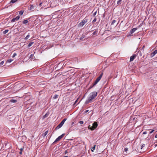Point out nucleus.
Masks as SVG:
<instances>
[{
	"mask_svg": "<svg viewBox=\"0 0 157 157\" xmlns=\"http://www.w3.org/2000/svg\"><path fill=\"white\" fill-rule=\"evenodd\" d=\"M97 95V93L96 92L94 91L90 93V96L89 97L88 99L86 100L85 102V104L86 105L89 103L91 102L92 100L95 98Z\"/></svg>",
	"mask_w": 157,
	"mask_h": 157,
	"instance_id": "f257e3e1",
	"label": "nucleus"
},
{
	"mask_svg": "<svg viewBox=\"0 0 157 157\" xmlns=\"http://www.w3.org/2000/svg\"><path fill=\"white\" fill-rule=\"evenodd\" d=\"M66 120V118H64L63 119V121L59 124L56 128L55 130L61 128Z\"/></svg>",
	"mask_w": 157,
	"mask_h": 157,
	"instance_id": "f03ea898",
	"label": "nucleus"
},
{
	"mask_svg": "<svg viewBox=\"0 0 157 157\" xmlns=\"http://www.w3.org/2000/svg\"><path fill=\"white\" fill-rule=\"evenodd\" d=\"M98 124L97 122H94L92 126L90 127V125L89 126V128L91 130H93L95 129L98 126Z\"/></svg>",
	"mask_w": 157,
	"mask_h": 157,
	"instance_id": "7ed1b4c3",
	"label": "nucleus"
},
{
	"mask_svg": "<svg viewBox=\"0 0 157 157\" xmlns=\"http://www.w3.org/2000/svg\"><path fill=\"white\" fill-rule=\"evenodd\" d=\"M103 74V73H101L100 75L97 78V79H96L95 81L93 83L94 84V85H95L98 83V82L100 80V79H101L102 77Z\"/></svg>",
	"mask_w": 157,
	"mask_h": 157,
	"instance_id": "20e7f679",
	"label": "nucleus"
},
{
	"mask_svg": "<svg viewBox=\"0 0 157 157\" xmlns=\"http://www.w3.org/2000/svg\"><path fill=\"white\" fill-rule=\"evenodd\" d=\"M65 134H63L61 136H59L56 139L55 141L52 144H55L58 141H59L64 136Z\"/></svg>",
	"mask_w": 157,
	"mask_h": 157,
	"instance_id": "39448f33",
	"label": "nucleus"
},
{
	"mask_svg": "<svg viewBox=\"0 0 157 157\" xmlns=\"http://www.w3.org/2000/svg\"><path fill=\"white\" fill-rule=\"evenodd\" d=\"M65 134H63L61 136H59L56 139L55 141L52 144H55L58 141H59L64 136Z\"/></svg>",
	"mask_w": 157,
	"mask_h": 157,
	"instance_id": "423d86ee",
	"label": "nucleus"
},
{
	"mask_svg": "<svg viewBox=\"0 0 157 157\" xmlns=\"http://www.w3.org/2000/svg\"><path fill=\"white\" fill-rule=\"evenodd\" d=\"M65 134H63L61 136H59L56 139L55 141L52 144H55L58 141H59L64 136Z\"/></svg>",
	"mask_w": 157,
	"mask_h": 157,
	"instance_id": "0eeeda50",
	"label": "nucleus"
},
{
	"mask_svg": "<svg viewBox=\"0 0 157 157\" xmlns=\"http://www.w3.org/2000/svg\"><path fill=\"white\" fill-rule=\"evenodd\" d=\"M65 134H63L61 136H59L56 139L55 141L52 144H55L58 141H59L64 136Z\"/></svg>",
	"mask_w": 157,
	"mask_h": 157,
	"instance_id": "6e6552de",
	"label": "nucleus"
},
{
	"mask_svg": "<svg viewBox=\"0 0 157 157\" xmlns=\"http://www.w3.org/2000/svg\"><path fill=\"white\" fill-rule=\"evenodd\" d=\"M87 21V19H84L82 21L78 24L79 26L82 27L83 26Z\"/></svg>",
	"mask_w": 157,
	"mask_h": 157,
	"instance_id": "1a4fd4ad",
	"label": "nucleus"
},
{
	"mask_svg": "<svg viewBox=\"0 0 157 157\" xmlns=\"http://www.w3.org/2000/svg\"><path fill=\"white\" fill-rule=\"evenodd\" d=\"M20 17L19 16H17L16 17L13 18L11 21V22H13L16 21H17L19 19Z\"/></svg>",
	"mask_w": 157,
	"mask_h": 157,
	"instance_id": "9d476101",
	"label": "nucleus"
},
{
	"mask_svg": "<svg viewBox=\"0 0 157 157\" xmlns=\"http://www.w3.org/2000/svg\"><path fill=\"white\" fill-rule=\"evenodd\" d=\"M137 29V28H134L132 29L130 32L129 33L130 34H129V35L131 36L132 34Z\"/></svg>",
	"mask_w": 157,
	"mask_h": 157,
	"instance_id": "9b49d317",
	"label": "nucleus"
},
{
	"mask_svg": "<svg viewBox=\"0 0 157 157\" xmlns=\"http://www.w3.org/2000/svg\"><path fill=\"white\" fill-rule=\"evenodd\" d=\"M136 56V55L135 54H134L131 56L130 58V62L133 61Z\"/></svg>",
	"mask_w": 157,
	"mask_h": 157,
	"instance_id": "f8f14e48",
	"label": "nucleus"
},
{
	"mask_svg": "<svg viewBox=\"0 0 157 157\" xmlns=\"http://www.w3.org/2000/svg\"><path fill=\"white\" fill-rule=\"evenodd\" d=\"M157 53V50H155L151 54V57H153Z\"/></svg>",
	"mask_w": 157,
	"mask_h": 157,
	"instance_id": "ddd939ff",
	"label": "nucleus"
},
{
	"mask_svg": "<svg viewBox=\"0 0 157 157\" xmlns=\"http://www.w3.org/2000/svg\"><path fill=\"white\" fill-rule=\"evenodd\" d=\"M10 101L12 103H16L17 102V100L11 99Z\"/></svg>",
	"mask_w": 157,
	"mask_h": 157,
	"instance_id": "4468645a",
	"label": "nucleus"
},
{
	"mask_svg": "<svg viewBox=\"0 0 157 157\" xmlns=\"http://www.w3.org/2000/svg\"><path fill=\"white\" fill-rule=\"evenodd\" d=\"M34 7L33 5H30V8H29V10H33L34 9Z\"/></svg>",
	"mask_w": 157,
	"mask_h": 157,
	"instance_id": "2eb2a0df",
	"label": "nucleus"
},
{
	"mask_svg": "<svg viewBox=\"0 0 157 157\" xmlns=\"http://www.w3.org/2000/svg\"><path fill=\"white\" fill-rule=\"evenodd\" d=\"M33 43H34L33 42H32L29 43L28 45V47H30L33 44Z\"/></svg>",
	"mask_w": 157,
	"mask_h": 157,
	"instance_id": "dca6fc26",
	"label": "nucleus"
},
{
	"mask_svg": "<svg viewBox=\"0 0 157 157\" xmlns=\"http://www.w3.org/2000/svg\"><path fill=\"white\" fill-rule=\"evenodd\" d=\"M59 97V95L58 94H55L54 95L53 98L54 99H56Z\"/></svg>",
	"mask_w": 157,
	"mask_h": 157,
	"instance_id": "f3484780",
	"label": "nucleus"
},
{
	"mask_svg": "<svg viewBox=\"0 0 157 157\" xmlns=\"http://www.w3.org/2000/svg\"><path fill=\"white\" fill-rule=\"evenodd\" d=\"M48 130H47L45 132V133H44V134H43L42 135L43 136V137H44L46 135L48 134Z\"/></svg>",
	"mask_w": 157,
	"mask_h": 157,
	"instance_id": "a211bd4d",
	"label": "nucleus"
},
{
	"mask_svg": "<svg viewBox=\"0 0 157 157\" xmlns=\"http://www.w3.org/2000/svg\"><path fill=\"white\" fill-rule=\"evenodd\" d=\"M28 22V21L27 20H25L23 21V24H26Z\"/></svg>",
	"mask_w": 157,
	"mask_h": 157,
	"instance_id": "6ab92c4d",
	"label": "nucleus"
},
{
	"mask_svg": "<svg viewBox=\"0 0 157 157\" xmlns=\"http://www.w3.org/2000/svg\"><path fill=\"white\" fill-rule=\"evenodd\" d=\"M24 12V11L23 10L20 11L19 12V14L21 15H22Z\"/></svg>",
	"mask_w": 157,
	"mask_h": 157,
	"instance_id": "aec40b11",
	"label": "nucleus"
},
{
	"mask_svg": "<svg viewBox=\"0 0 157 157\" xmlns=\"http://www.w3.org/2000/svg\"><path fill=\"white\" fill-rule=\"evenodd\" d=\"M85 37V35H82V36L81 37H80V40H82Z\"/></svg>",
	"mask_w": 157,
	"mask_h": 157,
	"instance_id": "412c9836",
	"label": "nucleus"
},
{
	"mask_svg": "<svg viewBox=\"0 0 157 157\" xmlns=\"http://www.w3.org/2000/svg\"><path fill=\"white\" fill-rule=\"evenodd\" d=\"M13 61V60L11 59H10L9 60H8L6 62V63H10L11 62Z\"/></svg>",
	"mask_w": 157,
	"mask_h": 157,
	"instance_id": "4be33fe9",
	"label": "nucleus"
},
{
	"mask_svg": "<svg viewBox=\"0 0 157 157\" xmlns=\"http://www.w3.org/2000/svg\"><path fill=\"white\" fill-rule=\"evenodd\" d=\"M8 31H9V30H8V29L5 30L3 32V33L4 34H6L7 33H8Z\"/></svg>",
	"mask_w": 157,
	"mask_h": 157,
	"instance_id": "5701e85b",
	"label": "nucleus"
},
{
	"mask_svg": "<svg viewBox=\"0 0 157 157\" xmlns=\"http://www.w3.org/2000/svg\"><path fill=\"white\" fill-rule=\"evenodd\" d=\"M17 0H11L10 2V3H13L16 2Z\"/></svg>",
	"mask_w": 157,
	"mask_h": 157,
	"instance_id": "b1692460",
	"label": "nucleus"
},
{
	"mask_svg": "<svg viewBox=\"0 0 157 157\" xmlns=\"http://www.w3.org/2000/svg\"><path fill=\"white\" fill-rule=\"evenodd\" d=\"M116 22V21L113 20L112 21L111 23V25H113Z\"/></svg>",
	"mask_w": 157,
	"mask_h": 157,
	"instance_id": "393cba45",
	"label": "nucleus"
},
{
	"mask_svg": "<svg viewBox=\"0 0 157 157\" xmlns=\"http://www.w3.org/2000/svg\"><path fill=\"white\" fill-rule=\"evenodd\" d=\"M30 36V35H29V34L25 38V40H27L28 38H29V37Z\"/></svg>",
	"mask_w": 157,
	"mask_h": 157,
	"instance_id": "a878e982",
	"label": "nucleus"
},
{
	"mask_svg": "<svg viewBox=\"0 0 157 157\" xmlns=\"http://www.w3.org/2000/svg\"><path fill=\"white\" fill-rule=\"evenodd\" d=\"M95 85H94V84H92V86H90L89 87V89H91Z\"/></svg>",
	"mask_w": 157,
	"mask_h": 157,
	"instance_id": "bb28decb",
	"label": "nucleus"
},
{
	"mask_svg": "<svg viewBox=\"0 0 157 157\" xmlns=\"http://www.w3.org/2000/svg\"><path fill=\"white\" fill-rule=\"evenodd\" d=\"M122 0H119L117 1V4H120L121 3V2Z\"/></svg>",
	"mask_w": 157,
	"mask_h": 157,
	"instance_id": "cd10ccee",
	"label": "nucleus"
},
{
	"mask_svg": "<svg viewBox=\"0 0 157 157\" xmlns=\"http://www.w3.org/2000/svg\"><path fill=\"white\" fill-rule=\"evenodd\" d=\"M4 61H2L0 63V66H2L4 64Z\"/></svg>",
	"mask_w": 157,
	"mask_h": 157,
	"instance_id": "c85d7f7f",
	"label": "nucleus"
},
{
	"mask_svg": "<svg viewBox=\"0 0 157 157\" xmlns=\"http://www.w3.org/2000/svg\"><path fill=\"white\" fill-rule=\"evenodd\" d=\"M17 54L16 53H14L12 57L13 58L15 56H17Z\"/></svg>",
	"mask_w": 157,
	"mask_h": 157,
	"instance_id": "c756f323",
	"label": "nucleus"
},
{
	"mask_svg": "<svg viewBox=\"0 0 157 157\" xmlns=\"http://www.w3.org/2000/svg\"><path fill=\"white\" fill-rule=\"evenodd\" d=\"M97 20V19L96 17H95L94 19L92 21L93 23L95 22Z\"/></svg>",
	"mask_w": 157,
	"mask_h": 157,
	"instance_id": "7c9ffc66",
	"label": "nucleus"
},
{
	"mask_svg": "<svg viewBox=\"0 0 157 157\" xmlns=\"http://www.w3.org/2000/svg\"><path fill=\"white\" fill-rule=\"evenodd\" d=\"M145 146V144H143L141 146V149H142Z\"/></svg>",
	"mask_w": 157,
	"mask_h": 157,
	"instance_id": "2f4dec72",
	"label": "nucleus"
},
{
	"mask_svg": "<svg viewBox=\"0 0 157 157\" xmlns=\"http://www.w3.org/2000/svg\"><path fill=\"white\" fill-rule=\"evenodd\" d=\"M83 123H84L83 121H79V123L80 124H82Z\"/></svg>",
	"mask_w": 157,
	"mask_h": 157,
	"instance_id": "473e14b6",
	"label": "nucleus"
},
{
	"mask_svg": "<svg viewBox=\"0 0 157 157\" xmlns=\"http://www.w3.org/2000/svg\"><path fill=\"white\" fill-rule=\"evenodd\" d=\"M128 150V148L127 147L125 148L124 150V151H127Z\"/></svg>",
	"mask_w": 157,
	"mask_h": 157,
	"instance_id": "72a5a7b5",
	"label": "nucleus"
},
{
	"mask_svg": "<svg viewBox=\"0 0 157 157\" xmlns=\"http://www.w3.org/2000/svg\"><path fill=\"white\" fill-rule=\"evenodd\" d=\"M47 116H48V115L47 114H46L43 116V117L44 118H45L46 117H47Z\"/></svg>",
	"mask_w": 157,
	"mask_h": 157,
	"instance_id": "f704fd0d",
	"label": "nucleus"
},
{
	"mask_svg": "<svg viewBox=\"0 0 157 157\" xmlns=\"http://www.w3.org/2000/svg\"><path fill=\"white\" fill-rule=\"evenodd\" d=\"M42 2H40L39 4V6H40V7L42 6Z\"/></svg>",
	"mask_w": 157,
	"mask_h": 157,
	"instance_id": "c9c22d12",
	"label": "nucleus"
},
{
	"mask_svg": "<svg viewBox=\"0 0 157 157\" xmlns=\"http://www.w3.org/2000/svg\"><path fill=\"white\" fill-rule=\"evenodd\" d=\"M154 130H152L150 132L149 134H151L152 133L154 132Z\"/></svg>",
	"mask_w": 157,
	"mask_h": 157,
	"instance_id": "e433bc0d",
	"label": "nucleus"
},
{
	"mask_svg": "<svg viewBox=\"0 0 157 157\" xmlns=\"http://www.w3.org/2000/svg\"><path fill=\"white\" fill-rule=\"evenodd\" d=\"M96 31H95L93 33V34H92L93 35H94L96 34Z\"/></svg>",
	"mask_w": 157,
	"mask_h": 157,
	"instance_id": "4c0bfd02",
	"label": "nucleus"
},
{
	"mask_svg": "<svg viewBox=\"0 0 157 157\" xmlns=\"http://www.w3.org/2000/svg\"><path fill=\"white\" fill-rule=\"evenodd\" d=\"M97 13V11H96L94 13L93 16H95Z\"/></svg>",
	"mask_w": 157,
	"mask_h": 157,
	"instance_id": "58836bf2",
	"label": "nucleus"
},
{
	"mask_svg": "<svg viewBox=\"0 0 157 157\" xmlns=\"http://www.w3.org/2000/svg\"><path fill=\"white\" fill-rule=\"evenodd\" d=\"M147 134V132L146 131H144L143 133V134Z\"/></svg>",
	"mask_w": 157,
	"mask_h": 157,
	"instance_id": "ea45409f",
	"label": "nucleus"
},
{
	"mask_svg": "<svg viewBox=\"0 0 157 157\" xmlns=\"http://www.w3.org/2000/svg\"><path fill=\"white\" fill-rule=\"evenodd\" d=\"M95 145H94V146L92 148L94 150L95 149Z\"/></svg>",
	"mask_w": 157,
	"mask_h": 157,
	"instance_id": "a19ab883",
	"label": "nucleus"
},
{
	"mask_svg": "<svg viewBox=\"0 0 157 157\" xmlns=\"http://www.w3.org/2000/svg\"><path fill=\"white\" fill-rule=\"evenodd\" d=\"M77 101H78V99H77L75 101V102L74 104H75L77 102Z\"/></svg>",
	"mask_w": 157,
	"mask_h": 157,
	"instance_id": "79ce46f5",
	"label": "nucleus"
},
{
	"mask_svg": "<svg viewBox=\"0 0 157 157\" xmlns=\"http://www.w3.org/2000/svg\"><path fill=\"white\" fill-rule=\"evenodd\" d=\"M144 47H145V46H144V45L143 46V47H142V49H143L144 50Z\"/></svg>",
	"mask_w": 157,
	"mask_h": 157,
	"instance_id": "37998d69",
	"label": "nucleus"
},
{
	"mask_svg": "<svg viewBox=\"0 0 157 157\" xmlns=\"http://www.w3.org/2000/svg\"><path fill=\"white\" fill-rule=\"evenodd\" d=\"M89 111V110H86L85 111V113H87Z\"/></svg>",
	"mask_w": 157,
	"mask_h": 157,
	"instance_id": "c03bdc74",
	"label": "nucleus"
},
{
	"mask_svg": "<svg viewBox=\"0 0 157 157\" xmlns=\"http://www.w3.org/2000/svg\"><path fill=\"white\" fill-rule=\"evenodd\" d=\"M68 152L67 151V150H66L65 151V154L67 153Z\"/></svg>",
	"mask_w": 157,
	"mask_h": 157,
	"instance_id": "a18cd8bd",
	"label": "nucleus"
},
{
	"mask_svg": "<svg viewBox=\"0 0 157 157\" xmlns=\"http://www.w3.org/2000/svg\"><path fill=\"white\" fill-rule=\"evenodd\" d=\"M23 150V148H21L20 149V151H22Z\"/></svg>",
	"mask_w": 157,
	"mask_h": 157,
	"instance_id": "49530a36",
	"label": "nucleus"
},
{
	"mask_svg": "<svg viewBox=\"0 0 157 157\" xmlns=\"http://www.w3.org/2000/svg\"><path fill=\"white\" fill-rule=\"evenodd\" d=\"M19 154H22V151H20V152H19Z\"/></svg>",
	"mask_w": 157,
	"mask_h": 157,
	"instance_id": "de8ad7c7",
	"label": "nucleus"
},
{
	"mask_svg": "<svg viewBox=\"0 0 157 157\" xmlns=\"http://www.w3.org/2000/svg\"><path fill=\"white\" fill-rule=\"evenodd\" d=\"M155 138H157V134H156L155 135Z\"/></svg>",
	"mask_w": 157,
	"mask_h": 157,
	"instance_id": "09e8293b",
	"label": "nucleus"
},
{
	"mask_svg": "<svg viewBox=\"0 0 157 157\" xmlns=\"http://www.w3.org/2000/svg\"><path fill=\"white\" fill-rule=\"evenodd\" d=\"M33 56V55L32 54H31L30 56V57H32V56Z\"/></svg>",
	"mask_w": 157,
	"mask_h": 157,
	"instance_id": "8fccbe9b",
	"label": "nucleus"
},
{
	"mask_svg": "<svg viewBox=\"0 0 157 157\" xmlns=\"http://www.w3.org/2000/svg\"><path fill=\"white\" fill-rule=\"evenodd\" d=\"M63 157H68L67 156H63Z\"/></svg>",
	"mask_w": 157,
	"mask_h": 157,
	"instance_id": "3c124183",
	"label": "nucleus"
},
{
	"mask_svg": "<svg viewBox=\"0 0 157 157\" xmlns=\"http://www.w3.org/2000/svg\"><path fill=\"white\" fill-rule=\"evenodd\" d=\"M155 147H156L157 146V144H155Z\"/></svg>",
	"mask_w": 157,
	"mask_h": 157,
	"instance_id": "603ef678",
	"label": "nucleus"
},
{
	"mask_svg": "<svg viewBox=\"0 0 157 157\" xmlns=\"http://www.w3.org/2000/svg\"><path fill=\"white\" fill-rule=\"evenodd\" d=\"M74 124V122H73L72 123V124Z\"/></svg>",
	"mask_w": 157,
	"mask_h": 157,
	"instance_id": "864d4df0",
	"label": "nucleus"
},
{
	"mask_svg": "<svg viewBox=\"0 0 157 157\" xmlns=\"http://www.w3.org/2000/svg\"><path fill=\"white\" fill-rule=\"evenodd\" d=\"M157 157V155L156 156H155V157Z\"/></svg>",
	"mask_w": 157,
	"mask_h": 157,
	"instance_id": "5fc2aeb1",
	"label": "nucleus"
},
{
	"mask_svg": "<svg viewBox=\"0 0 157 157\" xmlns=\"http://www.w3.org/2000/svg\"><path fill=\"white\" fill-rule=\"evenodd\" d=\"M156 142H157V141H156Z\"/></svg>",
	"mask_w": 157,
	"mask_h": 157,
	"instance_id": "6e6d98bb",
	"label": "nucleus"
}]
</instances>
